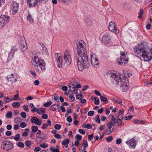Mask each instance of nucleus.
I'll list each match as a JSON object with an SVG mask.
<instances>
[{
  "label": "nucleus",
  "instance_id": "1",
  "mask_svg": "<svg viewBox=\"0 0 152 152\" xmlns=\"http://www.w3.org/2000/svg\"><path fill=\"white\" fill-rule=\"evenodd\" d=\"M76 45L77 51L75 59L77 61L79 70L82 71L85 69L88 68L90 66L86 45L83 41L80 40L76 43Z\"/></svg>",
  "mask_w": 152,
  "mask_h": 152
},
{
  "label": "nucleus",
  "instance_id": "2",
  "mask_svg": "<svg viewBox=\"0 0 152 152\" xmlns=\"http://www.w3.org/2000/svg\"><path fill=\"white\" fill-rule=\"evenodd\" d=\"M55 58L57 62V65L59 68H61L62 66H68L71 62V58L69 51L66 50L65 52L64 56V59L60 53H56Z\"/></svg>",
  "mask_w": 152,
  "mask_h": 152
},
{
  "label": "nucleus",
  "instance_id": "3",
  "mask_svg": "<svg viewBox=\"0 0 152 152\" xmlns=\"http://www.w3.org/2000/svg\"><path fill=\"white\" fill-rule=\"evenodd\" d=\"M147 48L142 43H140L134 48L135 53L141 60L144 61L147 52Z\"/></svg>",
  "mask_w": 152,
  "mask_h": 152
},
{
  "label": "nucleus",
  "instance_id": "4",
  "mask_svg": "<svg viewBox=\"0 0 152 152\" xmlns=\"http://www.w3.org/2000/svg\"><path fill=\"white\" fill-rule=\"evenodd\" d=\"M106 75L107 77H111V80L113 84H118L120 81L122 82V79L120 78V74L118 72L113 70L109 71Z\"/></svg>",
  "mask_w": 152,
  "mask_h": 152
},
{
  "label": "nucleus",
  "instance_id": "5",
  "mask_svg": "<svg viewBox=\"0 0 152 152\" xmlns=\"http://www.w3.org/2000/svg\"><path fill=\"white\" fill-rule=\"evenodd\" d=\"M1 148L4 151H8L13 148V145L11 142L9 140H6L1 143Z\"/></svg>",
  "mask_w": 152,
  "mask_h": 152
},
{
  "label": "nucleus",
  "instance_id": "6",
  "mask_svg": "<svg viewBox=\"0 0 152 152\" xmlns=\"http://www.w3.org/2000/svg\"><path fill=\"white\" fill-rule=\"evenodd\" d=\"M121 57L120 59H117V61L119 64L121 65L125 64L128 62V58L126 56L125 52H121Z\"/></svg>",
  "mask_w": 152,
  "mask_h": 152
},
{
  "label": "nucleus",
  "instance_id": "7",
  "mask_svg": "<svg viewBox=\"0 0 152 152\" xmlns=\"http://www.w3.org/2000/svg\"><path fill=\"white\" fill-rule=\"evenodd\" d=\"M10 20V17L4 15H1L0 17V28L3 27L5 24L8 23Z\"/></svg>",
  "mask_w": 152,
  "mask_h": 152
},
{
  "label": "nucleus",
  "instance_id": "8",
  "mask_svg": "<svg viewBox=\"0 0 152 152\" xmlns=\"http://www.w3.org/2000/svg\"><path fill=\"white\" fill-rule=\"evenodd\" d=\"M42 61L37 56L35 55L33 57L31 61L32 64L34 66V68L37 71L38 69V64Z\"/></svg>",
  "mask_w": 152,
  "mask_h": 152
},
{
  "label": "nucleus",
  "instance_id": "9",
  "mask_svg": "<svg viewBox=\"0 0 152 152\" xmlns=\"http://www.w3.org/2000/svg\"><path fill=\"white\" fill-rule=\"evenodd\" d=\"M108 29L110 30L113 31L116 34H118L119 33V31L117 30L115 24L113 21L109 23Z\"/></svg>",
  "mask_w": 152,
  "mask_h": 152
},
{
  "label": "nucleus",
  "instance_id": "10",
  "mask_svg": "<svg viewBox=\"0 0 152 152\" xmlns=\"http://www.w3.org/2000/svg\"><path fill=\"white\" fill-rule=\"evenodd\" d=\"M126 143L129 146L133 149H134L137 145L136 141L135 140L134 138H133L129 141L126 142Z\"/></svg>",
  "mask_w": 152,
  "mask_h": 152
},
{
  "label": "nucleus",
  "instance_id": "11",
  "mask_svg": "<svg viewBox=\"0 0 152 152\" xmlns=\"http://www.w3.org/2000/svg\"><path fill=\"white\" fill-rule=\"evenodd\" d=\"M12 11L13 12L12 14H15L18 10L19 4L18 3L14 1L12 2Z\"/></svg>",
  "mask_w": 152,
  "mask_h": 152
},
{
  "label": "nucleus",
  "instance_id": "12",
  "mask_svg": "<svg viewBox=\"0 0 152 152\" xmlns=\"http://www.w3.org/2000/svg\"><path fill=\"white\" fill-rule=\"evenodd\" d=\"M31 121L32 123H34L35 124L40 126L42 123V121L38 119L36 116H34L31 119Z\"/></svg>",
  "mask_w": 152,
  "mask_h": 152
},
{
  "label": "nucleus",
  "instance_id": "13",
  "mask_svg": "<svg viewBox=\"0 0 152 152\" xmlns=\"http://www.w3.org/2000/svg\"><path fill=\"white\" fill-rule=\"evenodd\" d=\"M37 3V0H27V4L29 7H34Z\"/></svg>",
  "mask_w": 152,
  "mask_h": 152
},
{
  "label": "nucleus",
  "instance_id": "14",
  "mask_svg": "<svg viewBox=\"0 0 152 152\" xmlns=\"http://www.w3.org/2000/svg\"><path fill=\"white\" fill-rule=\"evenodd\" d=\"M16 77V76L13 74H11L10 75H9L7 77L8 82H11L12 83L16 82L17 80Z\"/></svg>",
  "mask_w": 152,
  "mask_h": 152
},
{
  "label": "nucleus",
  "instance_id": "15",
  "mask_svg": "<svg viewBox=\"0 0 152 152\" xmlns=\"http://www.w3.org/2000/svg\"><path fill=\"white\" fill-rule=\"evenodd\" d=\"M122 115H118L117 117V123L118 126L121 127L124 126V123H122L123 120Z\"/></svg>",
  "mask_w": 152,
  "mask_h": 152
},
{
  "label": "nucleus",
  "instance_id": "16",
  "mask_svg": "<svg viewBox=\"0 0 152 152\" xmlns=\"http://www.w3.org/2000/svg\"><path fill=\"white\" fill-rule=\"evenodd\" d=\"M150 53L146 52L145 57L144 59V61H148L152 58V49L150 50Z\"/></svg>",
  "mask_w": 152,
  "mask_h": 152
},
{
  "label": "nucleus",
  "instance_id": "17",
  "mask_svg": "<svg viewBox=\"0 0 152 152\" xmlns=\"http://www.w3.org/2000/svg\"><path fill=\"white\" fill-rule=\"evenodd\" d=\"M110 40V37L108 34L104 35L102 38V40L104 43H108Z\"/></svg>",
  "mask_w": 152,
  "mask_h": 152
},
{
  "label": "nucleus",
  "instance_id": "18",
  "mask_svg": "<svg viewBox=\"0 0 152 152\" xmlns=\"http://www.w3.org/2000/svg\"><path fill=\"white\" fill-rule=\"evenodd\" d=\"M39 67L40 68L41 70L43 71L45 70L46 64L44 62V61L42 60L38 64Z\"/></svg>",
  "mask_w": 152,
  "mask_h": 152
},
{
  "label": "nucleus",
  "instance_id": "19",
  "mask_svg": "<svg viewBox=\"0 0 152 152\" xmlns=\"http://www.w3.org/2000/svg\"><path fill=\"white\" fill-rule=\"evenodd\" d=\"M92 65L95 67L97 68L99 64V61L97 58L94 60L93 61H91Z\"/></svg>",
  "mask_w": 152,
  "mask_h": 152
},
{
  "label": "nucleus",
  "instance_id": "20",
  "mask_svg": "<svg viewBox=\"0 0 152 152\" xmlns=\"http://www.w3.org/2000/svg\"><path fill=\"white\" fill-rule=\"evenodd\" d=\"M120 89L123 92L126 91L128 89V86L125 83L122 84L120 87Z\"/></svg>",
  "mask_w": 152,
  "mask_h": 152
},
{
  "label": "nucleus",
  "instance_id": "21",
  "mask_svg": "<svg viewBox=\"0 0 152 152\" xmlns=\"http://www.w3.org/2000/svg\"><path fill=\"white\" fill-rule=\"evenodd\" d=\"M70 140L69 139H66L62 142V144L64 145L66 148H67L68 146V145L69 143Z\"/></svg>",
  "mask_w": 152,
  "mask_h": 152
},
{
  "label": "nucleus",
  "instance_id": "22",
  "mask_svg": "<svg viewBox=\"0 0 152 152\" xmlns=\"http://www.w3.org/2000/svg\"><path fill=\"white\" fill-rule=\"evenodd\" d=\"M37 113L40 115L44 113H45V109L43 108H39L37 111Z\"/></svg>",
  "mask_w": 152,
  "mask_h": 152
},
{
  "label": "nucleus",
  "instance_id": "23",
  "mask_svg": "<svg viewBox=\"0 0 152 152\" xmlns=\"http://www.w3.org/2000/svg\"><path fill=\"white\" fill-rule=\"evenodd\" d=\"M36 140L37 143H39L43 141L44 140L42 138V137L40 136H37L36 138Z\"/></svg>",
  "mask_w": 152,
  "mask_h": 152
},
{
  "label": "nucleus",
  "instance_id": "24",
  "mask_svg": "<svg viewBox=\"0 0 152 152\" xmlns=\"http://www.w3.org/2000/svg\"><path fill=\"white\" fill-rule=\"evenodd\" d=\"M12 106L14 108H17L20 107V103L18 102H15L12 104Z\"/></svg>",
  "mask_w": 152,
  "mask_h": 152
},
{
  "label": "nucleus",
  "instance_id": "25",
  "mask_svg": "<svg viewBox=\"0 0 152 152\" xmlns=\"http://www.w3.org/2000/svg\"><path fill=\"white\" fill-rule=\"evenodd\" d=\"M28 14L27 17V20L28 21H29L31 23H33V20L32 18L31 15L30 14V13H28Z\"/></svg>",
  "mask_w": 152,
  "mask_h": 152
},
{
  "label": "nucleus",
  "instance_id": "26",
  "mask_svg": "<svg viewBox=\"0 0 152 152\" xmlns=\"http://www.w3.org/2000/svg\"><path fill=\"white\" fill-rule=\"evenodd\" d=\"M14 54L12 52H10L8 54L7 60L8 61H10L13 57Z\"/></svg>",
  "mask_w": 152,
  "mask_h": 152
},
{
  "label": "nucleus",
  "instance_id": "27",
  "mask_svg": "<svg viewBox=\"0 0 152 152\" xmlns=\"http://www.w3.org/2000/svg\"><path fill=\"white\" fill-rule=\"evenodd\" d=\"M69 88H72L73 90H71V89L70 90V91H72L74 93H75V94H77V91H78L77 89H76V88L75 86L73 87H72L71 86H69Z\"/></svg>",
  "mask_w": 152,
  "mask_h": 152
},
{
  "label": "nucleus",
  "instance_id": "28",
  "mask_svg": "<svg viewBox=\"0 0 152 152\" xmlns=\"http://www.w3.org/2000/svg\"><path fill=\"white\" fill-rule=\"evenodd\" d=\"M75 139L76 140L80 141L82 139V136L80 134H77L75 136Z\"/></svg>",
  "mask_w": 152,
  "mask_h": 152
},
{
  "label": "nucleus",
  "instance_id": "29",
  "mask_svg": "<svg viewBox=\"0 0 152 152\" xmlns=\"http://www.w3.org/2000/svg\"><path fill=\"white\" fill-rule=\"evenodd\" d=\"M27 47L24 44L21 45L20 46V49L23 51H26L27 49Z\"/></svg>",
  "mask_w": 152,
  "mask_h": 152
},
{
  "label": "nucleus",
  "instance_id": "30",
  "mask_svg": "<svg viewBox=\"0 0 152 152\" xmlns=\"http://www.w3.org/2000/svg\"><path fill=\"white\" fill-rule=\"evenodd\" d=\"M31 128L32 131L34 132H36L38 130V127L36 126H32Z\"/></svg>",
  "mask_w": 152,
  "mask_h": 152
},
{
  "label": "nucleus",
  "instance_id": "31",
  "mask_svg": "<svg viewBox=\"0 0 152 152\" xmlns=\"http://www.w3.org/2000/svg\"><path fill=\"white\" fill-rule=\"evenodd\" d=\"M41 135L42 136V138L44 140H46L48 138V134L46 133H42L41 134Z\"/></svg>",
  "mask_w": 152,
  "mask_h": 152
},
{
  "label": "nucleus",
  "instance_id": "32",
  "mask_svg": "<svg viewBox=\"0 0 152 152\" xmlns=\"http://www.w3.org/2000/svg\"><path fill=\"white\" fill-rule=\"evenodd\" d=\"M12 112L11 111L8 112L6 115V117L7 118H9L12 117Z\"/></svg>",
  "mask_w": 152,
  "mask_h": 152
},
{
  "label": "nucleus",
  "instance_id": "33",
  "mask_svg": "<svg viewBox=\"0 0 152 152\" xmlns=\"http://www.w3.org/2000/svg\"><path fill=\"white\" fill-rule=\"evenodd\" d=\"M50 150L53 152H59V150L58 149H56L54 147H51L50 148Z\"/></svg>",
  "mask_w": 152,
  "mask_h": 152
},
{
  "label": "nucleus",
  "instance_id": "34",
  "mask_svg": "<svg viewBox=\"0 0 152 152\" xmlns=\"http://www.w3.org/2000/svg\"><path fill=\"white\" fill-rule=\"evenodd\" d=\"M114 127H113V128H112V129H107L105 131V133L107 135L109 134H110L111 133H112L113 132V131L114 130Z\"/></svg>",
  "mask_w": 152,
  "mask_h": 152
},
{
  "label": "nucleus",
  "instance_id": "35",
  "mask_svg": "<svg viewBox=\"0 0 152 152\" xmlns=\"http://www.w3.org/2000/svg\"><path fill=\"white\" fill-rule=\"evenodd\" d=\"M21 121V118L20 117L16 118L14 119V122L16 123H19Z\"/></svg>",
  "mask_w": 152,
  "mask_h": 152
},
{
  "label": "nucleus",
  "instance_id": "36",
  "mask_svg": "<svg viewBox=\"0 0 152 152\" xmlns=\"http://www.w3.org/2000/svg\"><path fill=\"white\" fill-rule=\"evenodd\" d=\"M4 104H6L8 102H10L11 100H10V98L8 97L4 96Z\"/></svg>",
  "mask_w": 152,
  "mask_h": 152
},
{
  "label": "nucleus",
  "instance_id": "37",
  "mask_svg": "<svg viewBox=\"0 0 152 152\" xmlns=\"http://www.w3.org/2000/svg\"><path fill=\"white\" fill-rule=\"evenodd\" d=\"M17 145L18 146L21 148H24L25 146L24 143L21 142H19L17 143Z\"/></svg>",
  "mask_w": 152,
  "mask_h": 152
},
{
  "label": "nucleus",
  "instance_id": "38",
  "mask_svg": "<svg viewBox=\"0 0 152 152\" xmlns=\"http://www.w3.org/2000/svg\"><path fill=\"white\" fill-rule=\"evenodd\" d=\"M25 144L26 146L27 147H29L31 145V141L29 140L26 141L25 142Z\"/></svg>",
  "mask_w": 152,
  "mask_h": 152
},
{
  "label": "nucleus",
  "instance_id": "39",
  "mask_svg": "<svg viewBox=\"0 0 152 152\" xmlns=\"http://www.w3.org/2000/svg\"><path fill=\"white\" fill-rule=\"evenodd\" d=\"M95 121L98 123H100V119L99 118V116L98 115H97L95 117Z\"/></svg>",
  "mask_w": 152,
  "mask_h": 152
},
{
  "label": "nucleus",
  "instance_id": "40",
  "mask_svg": "<svg viewBox=\"0 0 152 152\" xmlns=\"http://www.w3.org/2000/svg\"><path fill=\"white\" fill-rule=\"evenodd\" d=\"M39 44L40 45H41V46L42 47L43 50L44 51H46L47 50L46 48L45 47L44 44L42 42H39Z\"/></svg>",
  "mask_w": 152,
  "mask_h": 152
},
{
  "label": "nucleus",
  "instance_id": "41",
  "mask_svg": "<svg viewBox=\"0 0 152 152\" xmlns=\"http://www.w3.org/2000/svg\"><path fill=\"white\" fill-rule=\"evenodd\" d=\"M20 137V135L19 134H17L15 135V137L14 139L16 141H18L19 140V139Z\"/></svg>",
  "mask_w": 152,
  "mask_h": 152
},
{
  "label": "nucleus",
  "instance_id": "42",
  "mask_svg": "<svg viewBox=\"0 0 152 152\" xmlns=\"http://www.w3.org/2000/svg\"><path fill=\"white\" fill-rule=\"evenodd\" d=\"M52 104V102L49 101L44 104V106L45 107H47L50 106Z\"/></svg>",
  "mask_w": 152,
  "mask_h": 152
},
{
  "label": "nucleus",
  "instance_id": "43",
  "mask_svg": "<svg viewBox=\"0 0 152 152\" xmlns=\"http://www.w3.org/2000/svg\"><path fill=\"white\" fill-rule=\"evenodd\" d=\"M69 98H70V101L71 102H73L75 101V98L71 94L69 95Z\"/></svg>",
  "mask_w": 152,
  "mask_h": 152
},
{
  "label": "nucleus",
  "instance_id": "44",
  "mask_svg": "<svg viewBox=\"0 0 152 152\" xmlns=\"http://www.w3.org/2000/svg\"><path fill=\"white\" fill-rule=\"evenodd\" d=\"M17 50L18 49L16 46H14L12 48L11 52L14 54L15 52L17 51Z\"/></svg>",
  "mask_w": 152,
  "mask_h": 152
},
{
  "label": "nucleus",
  "instance_id": "45",
  "mask_svg": "<svg viewBox=\"0 0 152 152\" xmlns=\"http://www.w3.org/2000/svg\"><path fill=\"white\" fill-rule=\"evenodd\" d=\"M101 101L102 102H106L107 101V98L104 96H101L100 97Z\"/></svg>",
  "mask_w": 152,
  "mask_h": 152
},
{
  "label": "nucleus",
  "instance_id": "46",
  "mask_svg": "<svg viewBox=\"0 0 152 152\" xmlns=\"http://www.w3.org/2000/svg\"><path fill=\"white\" fill-rule=\"evenodd\" d=\"M91 61H94V60L96 59H97V58H96V56L95 54H91Z\"/></svg>",
  "mask_w": 152,
  "mask_h": 152
},
{
  "label": "nucleus",
  "instance_id": "47",
  "mask_svg": "<svg viewBox=\"0 0 152 152\" xmlns=\"http://www.w3.org/2000/svg\"><path fill=\"white\" fill-rule=\"evenodd\" d=\"M143 13V10L142 9H141L139 12L138 13V14L139 15V16H138V18H142V15Z\"/></svg>",
  "mask_w": 152,
  "mask_h": 152
},
{
  "label": "nucleus",
  "instance_id": "48",
  "mask_svg": "<svg viewBox=\"0 0 152 152\" xmlns=\"http://www.w3.org/2000/svg\"><path fill=\"white\" fill-rule=\"evenodd\" d=\"M83 98V95L80 94H77L76 96V98L77 99L81 100Z\"/></svg>",
  "mask_w": 152,
  "mask_h": 152
},
{
  "label": "nucleus",
  "instance_id": "49",
  "mask_svg": "<svg viewBox=\"0 0 152 152\" xmlns=\"http://www.w3.org/2000/svg\"><path fill=\"white\" fill-rule=\"evenodd\" d=\"M61 125L60 124H56L54 126V128L57 130L60 129L61 127Z\"/></svg>",
  "mask_w": 152,
  "mask_h": 152
},
{
  "label": "nucleus",
  "instance_id": "50",
  "mask_svg": "<svg viewBox=\"0 0 152 152\" xmlns=\"http://www.w3.org/2000/svg\"><path fill=\"white\" fill-rule=\"evenodd\" d=\"M20 125L21 128H23L26 126V124L25 122H23L20 124Z\"/></svg>",
  "mask_w": 152,
  "mask_h": 152
},
{
  "label": "nucleus",
  "instance_id": "51",
  "mask_svg": "<svg viewBox=\"0 0 152 152\" xmlns=\"http://www.w3.org/2000/svg\"><path fill=\"white\" fill-rule=\"evenodd\" d=\"M113 140V138L111 136H110L106 138V140L108 142H111Z\"/></svg>",
  "mask_w": 152,
  "mask_h": 152
},
{
  "label": "nucleus",
  "instance_id": "52",
  "mask_svg": "<svg viewBox=\"0 0 152 152\" xmlns=\"http://www.w3.org/2000/svg\"><path fill=\"white\" fill-rule=\"evenodd\" d=\"M40 147L43 148H46L48 147V144L47 143L41 144L39 145Z\"/></svg>",
  "mask_w": 152,
  "mask_h": 152
},
{
  "label": "nucleus",
  "instance_id": "53",
  "mask_svg": "<svg viewBox=\"0 0 152 152\" xmlns=\"http://www.w3.org/2000/svg\"><path fill=\"white\" fill-rule=\"evenodd\" d=\"M23 108L25 111L28 112L29 111L28 106L27 105H24L23 106Z\"/></svg>",
  "mask_w": 152,
  "mask_h": 152
},
{
  "label": "nucleus",
  "instance_id": "54",
  "mask_svg": "<svg viewBox=\"0 0 152 152\" xmlns=\"http://www.w3.org/2000/svg\"><path fill=\"white\" fill-rule=\"evenodd\" d=\"M94 102V103L96 104H99V100L98 98L96 97Z\"/></svg>",
  "mask_w": 152,
  "mask_h": 152
},
{
  "label": "nucleus",
  "instance_id": "55",
  "mask_svg": "<svg viewBox=\"0 0 152 152\" xmlns=\"http://www.w3.org/2000/svg\"><path fill=\"white\" fill-rule=\"evenodd\" d=\"M114 100L115 102L118 104H120L122 102L121 100L116 98H114Z\"/></svg>",
  "mask_w": 152,
  "mask_h": 152
},
{
  "label": "nucleus",
  "instance_id": "56",
  "mask_svg": "<svg viewBox=\"0 0 152 152\" xmlns=\"http://www.w3.org/2000/svg\"><path fill=\"white\" fill-rule=\"evenodd\" d=\"M20 115L23 118H25L26 117V113L23 112L21 113Z\"/></svg>",
  "mask_w": 152,
  "mask_h": 152
},
{
  "label": "nucleus",
  "instance_id": "57",
  "mask_svg": "<svg viewBox=\"0 0 152 152\" xmlns=\"http://www.w3.org/2000/svg\"><path fill=\"white\" fill-rule=\"evenodd\" d=\"M54 137L57 139H61L62 137V136L59 134H54Z\"/></svg>",
  "mask_w": 152,
  "mask_h": 152
},
{
  "label": "nucleus",
  "instance_id": "58",
  "mask_svg": "<svg viewBox=\"0 0 152 152\" xmlns=\"http://www.w3.org/2000/svg\"><path fill=\"white\" fill-rule=\"evenodd\" d=\"M94 112L93 111H90L88 112V115L89 116H92L94 115Z\"/></svg>",
  "mask_w": 152,
  "mask_h": 152
},
{
  "label": "nucleus",
  "instance_id": "59",
  "mask_svg": "<svg viewBox=\"0 0 152 152\" xmlns=\"http://www.w3.org/2000/svg\"><path fill=\"white\" fill-rule=\"evenodd\" d=\"M56 105V104H54L51 106L50 107V110H53L56 111H57L56 108L54 107V106Z\"/></svg>",
  "mask_w": 152,
  "mask_h": 152
},
{
  "label": "nucleus",
  "instance_id": "60",
  "mask_svg": "<svg viewBox=\"0 0 152 152\" xmlns=\"http://www.w3.org/2000/svg\"><path fill=\"white\" fill-rule=\"evenodd\" d=\"M111 121H113V124L116 122V120L115 118L113 115H111Z\"/></svg>",
  "mask_w": 152,
  "mask_h": 152
},
{
  "label": "nucleus",
  "instance_id": "61",
  "mask_svg": "<svg viewBox=\"0 0 152 152\" xmlns=\"http://www.w3.org/2000/svg\"><path fill=\"white\" fill-rule=\"evenodd\" d=\"M93 138V134H89L88 136V140L90 141Z\"/></svg>",
  "mask_w": 152,
  "mask_h": 152
},
{
  "label": "nucleus",
  "instance_id": "62",
  "mask_svg": "<svg viewBox=\"0 0 152 152\" xmlns=\"http://www.w3.org/2000/svg\"><path fill=\"white\" fill-rule=\"evenodd\" d=\"M48 126L47 124H42L41 128L43 129H47Z\"/></svg>",
  "mask_w": 152,
  "mask_h": 152
},
{
  "label": "nucleus",
  "instance_id": "63",
  "mask_svg": "<svg viewBox=\"0 0 152 152\" xmlns=\"http://www.w3.org/2000/svg\"><path fill=\"white\" fill-rule=\"evenodd\" d=\"M122 142V140L120 138H118L116 140V143L118 145L120 144Z\"/></svg>",
  "mask_w": 152,
  "mask_h": 152
},
{
  "label": "nucleus",
  "instance_id": "64",
  "mask_svg": "<svg viewBox=\"0 0 152 152\" xmlns=\"http://www.w3.org/2000/svg\"><path fill=\"white\" fill-rule=\"evenodd\" d=\"M42 117L43 119H46L48 118V115L47 114L43 113L42 115Z\"/></svg>",
  "mask_w": 152,
  "mask_h": 152
}]
</instances>
